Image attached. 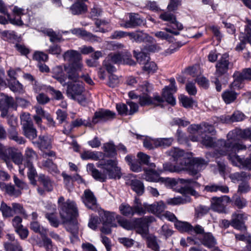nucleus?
I'll return each mask as SVG.
<instances>
[{"label":"nucleus","mask_w":251,"mask_h":251,"mask_svg":"<svg viewBox=\"0 0 251 251\" xmlns=\"http://www.w3.org/2000/svg\"><path fill=\"white\" fill-rule=\"evenodd\" d=\"M97 166L103 169L102 173L95 168L93 164H88L87 169L91 173L93 177L100 181L104 182L107 177L115 179L121 177V169L118 166L116 159L101 160L97 163Z\"/></svg>","instance_id":"obj_1"},{"label":"nucleus","mask_w":251,"mask_h":251,"mask_svg":"<svg viewBox=\"0 0 251 251\" xmlns=\"http://www.w3.org/2000/svg\"><path fill=\"white\" fill-rule=\"evenodd\" d=\"M235 134L234 131H230L227 135L226 141L220 140L218 142L217 145L223 148V149L220 150L219 155L220 156L227 155L228 159L234 165L242 167L243 160L239 156L236 155V151L246 150V147L243 144L236 143Z\"/></svg>","instance_id":"obj_2"},{"label":"nucleus","mask_w":251,"mask_h":251,"mask_svg":"<svg viewBox=\"0 0 251 251\" xmlns=\"http://www.w3.org/2000/svg\"><path fill=\"white\" fill-rule=\"evenodd\" d=\"M63 57L65 61L70 62L68 65H64V70L68 74V79L77 81L80 77L79 73L82 72L83 68L81 54L75 50H70L64 53Z\"/></svg>","instance_id":"obj_3"},{"label":"nucleus","mask_w":251,"mask_h":251,"mask_svg":"<svg viewBox=\"0 0 251 251\" xmlns=\"http://www.w3.org/2000/svg\"><path fill=\"white\" fill-rule=\"evenodd\" d=\"M191 154L181 158L177 161V165L179 172L189 170L192 175H196L199 172L204 169L208 164L207 161L201 158H191Z\"/></svg>","instance_id":"obj_4"},{"label":"nucleus","mask_w":251,"mask_h":251,"mask_svg":"<svg viewBox=\"0 0 251 251\" xmlns=\"http://www.w3.org/2000/svg\"><path fill=\"white\" fill-rule=\"evenodd\" d=\"M64 198L61 196L58 200V208L61 219H66L67 214L73 212L75 214H77V207L75 201L68 200L64 201Z\"/></svg>","instance_id":"obj_5"},{"label":"nucleus","mask_w":251,"mask_h":251,"mask_svg":"<svg viewBox=\"0 0 251 251\" xmlns=\"http://www.w3.org/2000/svg\"><path fill=\"white\" fill-rule=\"evenodd\" d=\"M67 219H61L62 223L65 225L67 230L70 232L74 238H78L77 234L78 232V223L76 217L78 216V210L77 214L70 212L67 214Z\"/></svg>","instance_id":"obj_6"},{"label":"nucleus","mask_w":251,"mask_h":251,"mask_svg":"<svg viewBox=\"0 0 251 251\" xmlns=\"http://www.w3.org/2000/svg\"><path fill=\"white\" fill-rule=\"evenodd\" d=\"M150 169L144 168L143 169L144 174L142 175V178L145 179L146 180L150 182H157L159 181H168L170 183L172 182V181L170 178H158L159 173L161 172V171H157L154 169L155 167V165L153 163H151L149 165Z\"/></svg>","instance_id":"obj_7"},{"label":"nucleus","mask_w":251,"mask_h":251,"mask_svg":"<svg viewBox=\"0 0 251 251\" xmlns=\"http://www.w3.org/2000/svg\"><path fill=\"white\" fill-rule=\"evenodd\" d=\"M247 219L246 214L236 211L232 214L230 225L236 229L244 231L247 229L245 223Z\"/></svg>","instance_id":"obj_8"},{"label":"nucleus","mask_w":251,"mask_h":251,"mask_svg":"<svg viewBox=\"0 0 251 251\" xmlns=\"http://www.w3.org/2000/svg\"><path fill=\"white\" fill-rule=\"evenodd\" d=\"M232 201L231 199L226 195L220 197L212 198L211 201L212 209L219 213L226 212V204Z\"/></svg>","instance_id":"obj_9"},{"label":"nucleus","mask_w":251,"mask_h":251,"mask_svg":"<svg viewBox=\"0 0 251 251\" xmlns=\"http://www.w3.org/2000/svg\"><path fill=\"white\" fill-rule=\"evenodd\" d=\"M79 80L76 82L69 80L71 81L67 82V94L73 100L76 99V97L81 95L84 91L83 85Z\"/></svg>","instance_id":"obj_10"},{"label":"nucleus","mask_w":251,"mask_h":251,"mask_svg":"<svg viewBox=\"0 0 251 251\" xmlns=\"http://www.w3.org/2000/svg\"><path fill=\"white\" fill-rule=\"evenodd\" d=\"M154 220L152 216L137 219L136 233L140 234L142 237H146L149 233V224L153 222Z\"/></svg>","instance_id":"obj_11"},{"label":"nucleus","mask_w":251,"mask_h":251,"mask_svg":"<svg viewBox=\"0 0 251 251\" xmlns=\"http://www.w3.org/2000/svg\"><path fill=\"white\" fill-rule=\"evenodd\" d=\"M234 80L230 84L231 88H240V82L244 80H251V68H246L241 72L236 71L233 75Z\"/></svg>","instance_id":"obj_12"},{"label":"nucleus","mask_w":251,"mask_h":251,"mask_svg":"<svg viewBox=\"0 0 251 251\" xmlns=\"http://www.w3.org/2000/svg\"><path fill=\"white\" fill-rule=\"evenodd\" d=\"M115 113L107 109H101L95 112L92 119V124H96L99 122H105L115 118Z\"/></svg>","instance_id":"obj_13"},{"label":"nucleus","mask_w":251,"mask_h":251,"mask_svg":"<svg viewBox=\"0 0 251 251\" xmlns=\"http://www.w3.org/2000/svg\"><path fill=\"white\" fill-rule=\"evenodd\" d=\"M169 81L170 82V85L164 87L163 89L162 95L168 103L172 105H174L176 104V100L171 92H176L177 88L175 85L176 82L174 78H170Z\"/></svg>","instance_id":"obj_14"},{"label":"nucleus","mask_w":251,"mask_h":251,"mask_svg":"<svg viewBox=\"0 0 251 251\" xmlns=\"http://www.w3.org/2000/svg\"><path fill=\"white\" fill-rule=\"evenodd\" d=\"M229 64L228 55L224 54L216 65V75L219 76L226 74L229 69Z\"/></svg>","instance_id":"obj_15"},{"label":"nucleus","mask_w":251,"mask_h":251,"mask_svg":"<svg viewBox=\"0 0 251 251\" xmlns=\"http://www.w3.org/2000/svg\"><path fill=\"white\" fill-rule=\"evenodd\" d=\"M64 68L61 66H56L51 70L52 77L55 79L61 85L65 87L67 85V79H68V74L64 73Z\"/></svg>","instance_id":"obj_16"},{"label":"nucleus","mask_w":251,"mask_h":251,"mask_svg":"<svg viewBox=\"0 0 251 251\" xmlns=\"http://www.w3.org/2000/svg\"><path fill=\"white\" fill-rule=\"evenodd\" d=\"M128 36L132 42L136 43H141L144 41L153 42L154 40L152 37L141 30L128 32Z\"/></svg>","instance_id":"obj_17"},{"label":"nucleus","mask_w":251,"mask_h":251,"mask_svg":"<svg viewBox=\"0 0 251 251\" xmlns=\"http://www.w3.org/2000/svg\"><path fill=\"white\" fill-rule=\"evenodd\" d=\"M159 17L164 21L170 22L173 24L172 28L176 29L177 30H182L183 28V25L176 20V17L174 14L169 12H164L160 15Z\"/></svg>","instance_id":"obj_18"},{"label":"nucleus","mask_w":251,"mask_h":251,"mask_svg":"<svg viewBox=\"0 0 251 251\" xmlns=\"http://www.w3.org/2000/svg\"><path fill=\"white\" fill-rule=\"evenodd\" d=\"M81 199L84 204L89 209H93L97 205V199L93 193L89 189L85 190Z\"/></svg>","instance_id":"obj_19"},{"label":"nucleus","mask_w":251,"mask_h":251,"mask_svg":"<svg viewBox=\"0 0 251 251\" xmlns=\"http://www.w3.org/2000/svg\"><path fill=\"white\" fill-rule=\"evenodd\" d=\"M129 18V20L125 23H121L120 26L126 28H133L143 24V20L139 17L138 14L130 13Z\"/></svg>","instance_id":"obj_20"},{"label":"nucleus","mask_w":251,"mask_h":251,"mask_svg":"<svg viewBox=\"0 0 251 251\" xmlns=\"http://www.w3.org/2000/svg\"><path fill=\"white\" fill-rule=\"evenodd\" d=\"M220 140H219L217 142H215L213 138L206 135L204 137H202L201 143L206 147H216L217 149L213 152V156L218 158L220 157L219 152H220V150L223 149L222 146L217 145L218 142Z\"/></svg>","instance_id":"obj_21"},{"label":"nucleus","mask_w":251,"mask_h":251,"mask_svg":"<svg viewBox=\"0 0 251 251\" xmlns=\"http://www.w3.org/2000/svg\"><path fill=\"white\" fill-rule=\"evenodd\" d=\"M245 118V116L243 113L237 111L234 112L231 116H222L220 118V120L222 123H230L242 121Z\"/></svg>","instance_id":"obj_22"},{"label":"nucleus","mask_w":251,"mask_h":251,"mask_svg":"<svg viewBox=\"0 0 251 251\" xmlns=\"http://www.w3.org/2000/svg\"><path fill=\"white\" fill-rule=\"evenodd\" d=\"M204 190L211 193L220 192L222 193H228L229 188L221 183H210L204 187Z\"/></svg>","instance_id":"obj_23"},{"label":"nucleus","mask_w":251,"mask_h":251,"mask_svg":"<svg viewBox=\"0 0 251 251\" xmlns=\"http://www.w3.org/2000/svg\"><path fill=\"white\" fill-rule=\"evenodd\" d=\"M201 243L204 246L211 249L212 251H220L218 248L215 247L216 244L215 239L209 232L204 233Z\"/></svg>","instance_id":"obj_24"},{"label":"nucleus","mask_w":251,"mask_h":251,"mask_svg":"<svg viewBox=\"0 0 251 251\" xmlns=\"http://www.w3.org/2000/svg\"><path fill=\"white\" fill-rule=\"evenodd\" d=\"M0 188L11 197H18L21 194V190L16 189L15 187L11 184L0 182Z\"/></svg>","instance_id":"obj_25"},{"label":"nucleus","mask_w":251,"mask_h":251,"mask_svg":"<svg viewBox=\"0 0 251 251\" xmlns=\"http://www.w3.org/2000/svg\"><path fill=\"white\" fill-rule=\"evenodd\" d=\"M164 31H159L154 33L155 37L162 40H169L171 36L168 33H172L175 35H178L179 34V31L175 30V29L166 27L164 28Z\"/></svg>","instance_id":"obj_26"},{"label":"nucleus","mask_w":251,"mask_h":251,"mask_svg":"<svg viewBox=\"0 0 251 251\" xmlns=\"http://www.w3.org/2000/svg\"><path fill=\"white\" fill-rule=\"evenodd\" d=\"M9 107L16 109V105L14 99L7 96L1 95L0 98V108L8 109Z\"/></svg>","instance_id":"obj_27"},{"label":"nucleus","mask_w":251,"mask_h":251,"mask_svg":"<svg viewBox=\"0 0 251 251\" xmlns=\"http://www.w3.org/2000/svg\"><path fill=\"white\" fill-rule=\"evenodd\" d=\"M167 154L172 156L175 161H178L181 158L187 156L189 153L185 152L183 150L177 148L171 149L167 152Z\"/></svg>","instance_id":"obj_28"},{"label":"nucleus","mask_w":251,"mask_h":251,"mask_svg":"<svg viewBox=\"0 0 251 251\" xmlns=\"http://www.w3.org/2000/svg\"><path fill=\"white\" fill-rule=\"evenodd\" d=\"M13 161L16 164L19 165V173L24 175V168L22 166V162L23 161V155L20 152L12 151L11 154Z\"/></svg>","instance_id":"obj_29"},{"label":"nucleus","mask_w":251,"mask_h":251,"mask_svg":"<svg viewBox=\"0 0 251 251\" xmlns=\"http://www.w3.org/2000/svg\"><path fill=\"white\" fill-rule=\"evenodd\" d=\"M125 160L130 166L132 171L134 172H140L142 171L141 163L133 159V156L128 155L125 157Z\"/></svg>","instance_id":"obj_30"},{"label":"nucleus","mask_w":251,"mask_h":251,"mask_svg":"<svg viewBox=\"0 0 251 251\" xmlns=\"http://www.w3.org/2000/svg\"><path fill=\"white\" fill-rule=\"evenodd\" d=\"M230 88H231L230 87ZM236 88H235L236 89ZM239 89L238 88H237ZM231 90H226L222 94V98L226 104H229L233 102L237 98L238 94L235 92L233 89V88H230Z\"/></svg>","instance_id":"obj_31"},{"label":"nucleus","mask_w":251,"mask_h":251,"mask_svg":"<svg viewBox=\"0 0 251 251\" xmlns=\"http://www.w3.org/2000/svg\"><path fill=\"white\" fill-rule=\"evenodd\" d=\"M0 12L7 16L9 22L14 25H22L24 23L21 20H16L15 19H12L10 14L7 12V9L4 5L2 0H0Z\"/></svg>","instance_id":"obj_32"},{"label":"nucleus","mask_w":251,"mask_h":251,"mask_svg":"<svg viewBox=\"0 0 251 251\" xmlns=\"http://www.w3.org/2000/svg\"><path fill=\"white\" fill-rule=\"evenodd\" d=\"M131 189L138 195H142L144 192L143 183L139 180L134 179L130 181Z\"/></svg>","instance_id":"obj_33"},{"label":"nucleus","mask_w":251,"mask_h":251,"mask_svg":"<svg viewBox=\"0 0 251 251\" xmlns=\"http://www.w3.org/2000/svg\"><path fill=\"white\" fill-rule=\"evenodd\" d=\"M38 180L43 185L46 191L51 192L53 190V183L48 176L41 174L39 175Z\"/></svg>","instance_id":"obj_34"},{"label":"nucleus","mask_w":251,"mask_h":251,"mask_svg":"<svg viewBox=\"0 0 251 251\" xmlns=\"http://www.w3.org/2000/svg\"><path fill=\"white\" fill-rule=\"evenodd\" d=\"M25 136L27 138L33 140L37 137V130L33 127V123L22 126Z\"/></svg>","instance_id":"obj_35"},{"label":"nucleus","mask_w":251,"mask_h":251,"mask_svg":"<svg viewBox=\"0 0 251 251\" xmlns=\"http://www.w3.org/2000/svg\"><path fill=\"white\" fill-rule=\"evenodd\" d=\"M229 177L233 182H235L236 181H243L250 179L251 178V175L246 172H242L231 174Z\"/></svg>","instance_id":"obj_36"},{"label":"nucleus","mask_w":251,"mask_h":251,"mask_svg":"<svg viewBox=\"0 0 251 251\" xmlns=\"http://www.w3.org/2000/svg\"><path fill=\"white\" fill-rule=\"evenodd\" d=\"M166 208L165 204L162 201H159L150 205L149 212L153 214H160Z\"/></svg>","instance_id":"obj_37"},{"label":"nucleus","mask_w":251,"mask_h":251,"mask_svg":"<svg viewBox=\"0 0 251 251\" xmlns=\"http://www.w3.org/2000/svg\"><path fill=\"white\" fill-rule=\"evenodd\" d=\"M24 166L27 168V176L31 184L33 185H35L36 184L35 177L37 174L36 171L33 165V163L25 164H24Z\"/></svg>","instance_id":"obj_38"},{"label":"nucleus","mask_w":251,"mask_h":251,"mask_svg":"<svg viewBox=\"0 0 251 251\" xmlns=\"http://www.w3.org/2000/svg\"><path fill=\"white\" fill-rule=\"evenodd\" d=\"M231 200L233 205L238 209H243L247 205L248 202L246 199L236 194L233 195Z\"/></svg>","instance_id":"obj_39"},{"label":"nucleus","mask_w":251,"mask_h":251,"mask_svg":"<svg viewBox=\"0 0 251 251\" xmlns=\"http://www.w3.org/2000/svg\"><path fill=\"white\" fill-rule=\"evenodd\" d=\"M117 218L119 224L125 229L127 230H132L133 229H135L136 230V219L135 220L134 223H132L120 216L117 217Z\"/></svg>","instance_id":"obj_40"},{"label":"nucleus","mask_w":251,"mask_h":251,"mask_svg":"<svg viewBox=\"0 0 251 251\" xmlns=\"http://www.w3.org/2000/svg\"><path fill=\"white\" fill-rule=\"evenodd\" d=\"M38 155L31 149L27 148L25 151V158L24 160V164L32 163L34 160H36Z\"/></svg>","instance_id":"obj_41"},{"label":"nucleus","mask_w":251,"mask_h":251,"mask_svg":"<svg viewBox=\"0 0 251 251\" xmlns=\"http://www.w3.org/2000/svg\"><path fill=\"white\" fill-rule=\"evenodd\" d=\"M40 150L50 149L51 147V140L47 135H40L37 142Z\"/></svg>","instance_id":"obj_42"},{"label":"nucleus","mask_w":251,"mask_h":251,"mask_svg":"<svg viewBox=\"0 0 251 251\" xmlns=\"http://www.w3.org/2000/svg\"><path fill=\"white\" fill-rule=\"evenodd\" d=\"M147 246L154 251H159L160 247L158 244L157 238L153 235L148 236L146 237Z\"/></svg>","instance_id":"obj_43"},{"label":"nucleus","mask_w":251,"mask_h":251,"mask_svg":"<svg viewBox=\"0 0 251 251\" xmlns=\"http://www.w3.org/2000/svg\"><path fill=\"white\" fill-rule=\"evenodd\" d=\"M149 206L150 205L146 203L142 204L141 202H137L133 206L134 214L137 213L139 215L144 214L147 211L149 212Z\"/></svg>","instance_id":"obj_44"},{"label":"nucleus","mask_w":251,"mask_h":251,"mask_svg":"<svg viewBox=\"0 0 251 251\" xmlns=\"http://www.w3.org/2000/svg\"><path fill=\"white\" fill-rule=\"evenodd\" d=\"M8 85L10 89L14 92L22 93L24 92L23 85L17 80H8Z\"/></svg>","instance_id":"obj_45"},{"label":"nucleus","mask_w":251,"mask_h":251,"mask_svg":"<svg viewBox=\"0 0 251 251\" xmlns=\"http://www.w3.org/2000/svg\"><path fill=\"white\" fill-rule=\"evenodd\" d=\"M103 225H110V226H115L116 225L112 224L115 220L114 213L108 211H104L103 215L101 216Z\"/></svg>","instance_id":"obj_46"},{"label":"nucleus","mask_w":251,"mask_h":251,"mask_svg":"<svg viewBox=\"0 0 251 251\" xmlns=\"http://www.w3.org/2000/svg\"><path fill=\"white\" fill-rule=\"evenodd\" d=\"M172 138H163L155 139V147L165 148L171 146L173 143Z\"/></svg>","instance_id":"obj_47"},{"label":"nucleus","mask_w":251,"mask_h":251,"mask_svg":"<svg viewBox=\"0 0 251 251\" xmlns=\"http://www.w3.org/2000/svg\"><path fill=\"white\" fill-rule=\"evenodd\" d=\"M175 226L181 232H192L193 227L188 223L177 221L175 223Z\"/></svg>","instance_id":"obj_48"},{"label":"nucleus","mask_w":251,"mask_h":251,"mask_svg":"<svg viewBox=\"0 0 251 251\" xmlns=\"http://www.w3.org/2000/svg\"><path fill=\"white\" fill-rule=\"evenodd\" d=\"M0 210L1 211L3 216L4 217H10L14 215L12 206L11 207L7 205L3 201L1 203Z\"/></svg>","instance_id":"obj_49"},{"label":"nucleus","mask_w":251,"mask_h":251,"mask_svg":"<svg viewBox=\"0 0 251 251\" xmlns=\"http://www.w3.org/2000/svg\"><path fill=\"white\" fill-rule=\"evenodd\" d=\"M190 200L189 198H182L181 197H175L170 198L167 200V203L170 205H179L184 204L187 202H189Z\"/></svg>","instance_id":"obj_50"},{"label":"nucleus","mask_w":251,"mask_h":251,"mask_svg":"<svg viewBox=\"0 0 251 251\" xmlns=\"http://www.w3.org/2000/svg\"><path fill=\"white\" fill-rule=\"evenodd\" d=\"M30 228L34 232L39 233L45 237L47 234V229L43 227H41L39 224L36 221H33L30 224Z\"/></svg>","instance_id":"obj_51"},{"label":"nucleus","mask_w":251,"mask_h":251,"mask_svg":"<svg viewBox=\"0 0 251 251\" xmlns=\"http://www.w3.org/2000/svg\"><path fill=\"white\" fill-rule=\"evenodd\" d=\"M152 86L147 81H144L139 85L138 90L142 93V94H148L152 90Z\"/></svg>","instance_id":"obj_52"},{"label":"nucleus","mask_w":251,"mask_h":251,"mask_svg":"<svg viewBox=\"0 0 251 251\" xmlns=\"http://www.w3.org/2000/svg\"><path fill=\"white\" fill-rule=\"evenodd\" d=\"M43 164L44 166L48 169V171L51 174H56L59 173L56 165L54 164L51 160L48 159L45 161Z\"/></svg>","instance_id":"obj_53"},{"label":"nucleus","mask_w":251,"mask_h":251,"mask_svg":"<svg viewBox=\"0 0 251 251\" xmlns=\"http://www.w3.org/2000/svg\"><path fill=\"white\" fill-rule=\"evenodd\" d=\"M119 209L121 213L126 216L134 214L133 206L131 207L128 204H122L119 207Z\"/></svg>","instance_id":"obj_54"},{"label":"nucleus","mask_w":251,"mask_h":251,"mask_svg":"<svg viewBox=\"0 0 251 251\" xmlns=\"http://www.w3.org/2000/svg\"><path fill=\"white\" fill-rule=\"evenodd\" d=\"M6 251H21L22 249L17 242H7L4 244Z\"/></svg>","instance_id":"obj_55"},{"label":"nucleus","mask_w":251,"mask_h":251,"mask_svg":"<svg viewBox=\"0 0 251 251\" xmlns=\"http://www.w3.org/2000/svg\"><path fill=\"white\" fill-rule=\"evenodd\" d=\"M139 103L141 106H146L151 104L153 103V100L151 97L148 94H142V95L139 96Z\"/></svg>","instance_id":"obj_56"},{"label":"nucleus","mask_w":251,"mask_h":251,"mask_svg":"<svg viewBox=\"0 0 251 251\" xmlns=\"http://www.w3.org/2000/svg\"><path fill=\"white\" fill-rule=\"evenodd\" d=\"M0 33L2 39L4 40H15L17 37L15 32L13 31H0Z\"/></svg>","instance_id":"obj_57"},{"label":"nucleus","mask_w":251,"mask_h":251,"mask_svg":"<svg viewBox=\"0 0 251 251\" xmlns=\"http://www.w3.org/2000/svg\"><path fill=\"white\" fill-rule=\"evenodd\" d=\"M81 157L83 160L93 159L96 161L99 160V157L96 153L89 151L82 152L81 154Z\"/></svg>","instance_id":"obj_58"},{"label":"nucleus","mask_w":251,"mask_h":251,"mask_svg":"<svg viewBox=\"0 0 251 251\" xmlns=\"http://www.w3.org/2000/svg\"><path fill=\"white\" fill-rule=\"evenodd\" d=\"M143 65V70L149 73H154L157 70V66L154 62L149 61L148 60Z\"/></svg>","instance_id":"obj_59"},{"label":"nucleus","mask_w":251,"mask_h":251,"mask_svg":"<svg viewBox=\"0 0 251 251\" xmlns=\"http://www.w3.org/2000/svg\"><path fill=\"white\" fill-rule=\"evenodd\" d=\"M44 246L45 247L47 251H57V248L53 246L51 240L45 236L43 239Z\"/></svg>","instance_id":"obj_60"},{"label":"nucleus","mask_w":251,"mask_h":251,"mask_svg":"<svg viewBox=\"0 0 251 251\" xmlns=\"http://www.w3.org/2000/svg\"><path fill=\"white\" fill-rule=\"evenodd\" d=\"M46 218L49 221L50 225L57 227L59 226V221L53 213L48 212L45 215Z\"/></svg>","instance_id":"obj_61"},{"label":"nucleus","mask_w":251,"mask_h":251,"mask_svg":"<svg viewBox=\"0 0 251 251\" xmlns=\"http://www.w3.org/2000/svg\"><path fill=\"white\" fill-rule=\"evenodd\" d=\"M103 151L109 155L113 156L116 154V149L113 143H107L103 146Z\"/></svg>","instance_id":"obj_62"},{"label":"nucleus","mask_w":251,"mask_h":251,"mask_svg":"<svg viewBox=\"0 0 251 251\" xmlns=\"http://www.w3.org/2000/svg\"><path fill=\"white\" fill-rule=\"evenodd\" d=\"M209 210L208 206L200 205L195 208V214L197 217H201L207 214Z\"/></svg>","instance_id":"obj_63"},{"label":"nucleus","mask_w":251,"mask_h":251,"mask_svg":"<svg viewBox=\"0 0 251 251\" xmlns=\"http://www.w3.org/2000/svg\"><path fill=\"white\" fill-rule=\"evenodd\" d=\"M180 101L185 108H191L193 106L195 101L192 98L182 96L181 97Z\"/></svg>","instance_id":"obj_64"}]
</instances>
